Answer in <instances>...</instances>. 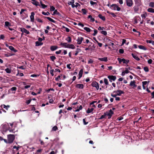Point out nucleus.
I'll return each instance as SVG.
<instances>
[{
	"label": "nucleus",
	"mask_w": 154,
	"mask_h": 154,
	"mask_svg": "<svg viewBox=\"0 0 154 154\" xmlns=\"http://www.w3.org/2000/svg\"><path fill=\"white\" fill-rule=\"evenodd\" d=\"M60 76L58 75L57 78H55V80L57 81H58L59 79H60Z\"/></svg>",
	"instance_id": "61"
},
{
	"label": "nucleus",
	"mask_w": 154,
	"mask_h": 154,
	"mask_svg": "<svg viewBox=\"0 0 154 154\" xmlns=\"http://www.w3.org/2000/svg\"><path fill=\"white\" fill-rule=\"evenodd\" d=\"M105 113L106 114V116H109L108 118L109 119L111 118L112 115L113 114V112L111 109H110L109 112H106Z\"/></svg>",
	"instance_id": "3"
},
{
	"label": "nucleus",
	"mask_w": 154,
	"mask_h": 154,
	"mask_svg": "<svg viewBox=\"0 0 154 154\" xmlns=\"http://www.w3.org/2000/svg\"><path fill=\"white\" fill-rule=\"evenodd\" d=\"M20 31L23 32H24L26 34H28L29 33V31L27 30L26 29L23 28H20Z\"/></svg>",
	"instance_id": "9"
},
{
	"label": "nucleus",
	"mask_w": 154,
	"mask_h": 154,
	"mask_svg": "<svg viewBox=\"0 0 154 154\" xmlns=\"http://www.w3.org/2000/svg\"><path fill=\"white\" fill-rule=\"evenodd\" d=\"M57 47L56 46H52L50 48L51 50L52 51L57 49Z\"/></svg>",
	"instance_id": "18"
},
{
	"label": "nucleus",
	"mask_w": 154,
	"mask_h": 154,
	"mask_svg": "<svg viewBox=\"0 0 154 154\" xmlns=\"http://www.w3.org/2000/svg\"><path fill=\"white\" fill-rule=\"evenodd\" d=\"M135 82L134 81H131L130 83V86H132L133 88H136L137 87V85L135 84Z\"/></svg>",
	"instance_id": "12"
},
{
	"label": "nucleus",
	"mask_w": 154,
	"mask_h": 154,
	"mask_svg": "<svg viewBox=\"0 0 154 154\" xmlns=\"http://www.w3.org/2000/svg\"><path fill=\"white\" fill-rule=\"evenodd\" d=\"M42 14L43 15H48L50 14V13L48 12H42Z\"/></svg>",
	"instance_id": "38"
},
{
	"label": "nucleus",
	"mask_w": 154,
	"mask_h": 154,
	"mask_svg": "<svg viewBox=\"0 0 154 154\" xmlns=\"http://www.w3.org/2000/svg\"><path fill=\"white\" fill-rule=\"evenodd\" d=\"M67 45H68V44H67V43L61 42L60 44V45H62L64 47L67 48Z\"/></svg>",
	"instance_id": "25"
},
{
	"label": "nucleus",
	"mask_w": 154,
	"mask_h": 154,
	"mask_svg": "<svg viewBox=\"0 0 154 154\" xmlns=\"http://www.w3.org/2000/svg\"><path fill=\"white\" fill-rule=\"evenodd\" d=\"M149 6L151 7L154 8V2H150L149 4Z\"/></svg>",
	"instance_id": "35"
},
{
	"label": "nucleus",
	"mask_w": 154,
	"mask_h": 154,
	"mask_svg": "<svg viewBox=\"0 0 154 154\" xmlns=\"http://www.w3.org/2000/svg\"><path fill=\"white\" fill-rule=\"evenodd\" d=\"M35 15V13L33 12H31V15L30 16V18L31 21L33 22H34V16Z\"/></svg>",
	"instance_id": "8"
},
{
	"label": "nucleus",
	"mask_w": 154,
	"mask_h": 154,
	"mask_svg": "<svg viewBox=\"0 0 154 154\" xmlns=\"http://www.w3.org/2000/svg\"><path fill=\"white\" fill-rule=\"evenodd\" d=\"M126 3L127 5L129 7L131 6L133 4L132 0H126Z\"/></svg>",
	"instance_id": "7"
},
{
	"label": "nucleus",
	"mask_w": 154,
	"mask_h": 154,
	"mask_svg": "<svg viewBox=\"0 0 154 154\" xmlns=\"http://www.w3.org/2000/svg\"><path fill=\"white\" fill-rule=\"evenodd\" d=\"M63 28H64L65 29L66 31V32H69L70 30H69V29H68V28H67V27H65V26H63Z\"/></svg>",
	"instance_id": "51"
},
{
	"label": "nucleus",
	"mask_w": 154,
	"mask_h": 154,
	"mask_svg": "<svg viewBox=\"0 0 154 154\" xmlns=\"http://www.w3.org/2000/svg\"><path fill=\"white\" fill-rule=\"evenodd\" d=\"M98 17L103 21H105L106 20L105 17L104 16H103L101 14H99Z\"/></svg>",
	"instance_id": "21"
},
{
	"label": "nucleus",
	"mask_w": 154,
	"mask_h": 154,
	"mask_svg": "<svg viewBox=\"0 0 154 154\" xmlns=\"http://www.w3.org/2000/svg\"><path fill=\"white\" fill-rule=\"evenodd\" d=\"M3 108H5L6 110H8V109L10 107V106L9 105H7L6 106L5 105H3Z\"/></svg>",
	"instance_id": "45"
},
{
	"label": "nucleus",
	"mask_w": 154,
	"mask_h": 154,
	"mask_svg": "<svg viewBox=\"0 0 154 154\" xmlns=\"http://www.w3.org/2000/svg\"><path fill=\"white\" fill-rule=\"evenodd\" d=\"M75 87L83 89L84 85L83 84H77L75 85Z\"/></svg>",
	"instance_id": "11"
},
{
	"label": "nucleus",
	"mask_w": 154,
	"mask_h": 154,
	"mask_svg": "<svg viewBox=\"0 0 154 154\" xmlns=\"http://www.w3.org/2000/svg\"><path fill=\"white\" fill-rule=\"evenodd\" d=\"M57 129V126H54L52 129V130L56 131Z\"/></svg>",
	"instance_id": "48"
},
{
	"label": "nucleus",
	"mask_w": 154,
	"mask_h": 154,
	"mask_svg": "<svg viewBox=\"0 0 154 154\" xmlns=\"http://www.w3.org/2000/svg\"><path fill=\"white\" fill-rule=\"evenodd\" d=\"M131 55L132 56L133 58H134L136 60L139 61L140 60V58L136 55H134L133 54H131Z\"/></svg>",
	"instance_id": "20"
},
{
	"label": "nucleus",
	"mask_w": 154,
	"mask_h": 154,
	"mask_svg": "<svg viewBox=\"0 0 154 154\" xmlns=\"http://www.w3.org/2000/svg\"><path fill=\"white\" fill-rule=\"evenodd\" d=\"M88 18L90 19V21L91 22H93L95 20L94 18H93L91 15L88 16Z\"/></svg>",
	"instance_id": "23"
},
{
	"label": "nucleus",
	"mask_w": 154,
	"mask_h": 154,
	"mask_svg": "<svg viewBox=\"0 0 154 154\" xmlns=\"http://www.w3.org/2000/svg\"><path fill=\"white\" fill-rule=\"evenodd\" d=\"M83 69H81L79 72V77L78 78L79 79H80L81 78V77H82V73H83Z\"/></svg>",
	"instance_id": "14"
},
{
	"label": "nucleus",
	"mask_w": 154,
	"mask_h": 154,
	"mask_svg": "<svg viewBox=\"0 0 154 154\" xmlns=\"http://www.w3.org/2000/svg\"><path fill=\"white\" fill-rule=\"evenodd\" d=\"M149 81H148V82H147V81L143 82H142L143 85H146L147 83H149Z\"/></svg>",
	"instance_id": "55"
},
{
	"label": "nucleus",
	"mask_w": 154,
	"mask_h": 154,
	"mask_svg": "<svg viewBox=\"0 0 154 154\" xmlns=\"http://www.w3.org/2000/svg\"><path fill=\"white\" fill-rule=\"evenodd\" d=\"M61 50H59L58 51H56V54H60L61 53Z\"/></svg>",
	"instance_id": "64"
},
{
	"label": "nucleus",
	"mask_w": 154,
	"mask_h": 154,
	"mask_svg": "<svg viewBox=\"0 0 154 154\" xmlns=\"http://www.w3.org/2000/svg\"><path fill=\"white\" fill-rule=\"evenodd\" d=\"M119 52L120 54H123L124 53V51L123 49H120L119 50Z\"/></svg>",
	"instance_id": "49"
},
{
	"label": "nucleus",
	"mask_w": 154,
	"mask_h": 154,
	"mask_svg": "<svg viewBox=\"0 0 154 154\" xmlns=\"http://www.w3.org/2000/svg\"><path fill=\"white\" fill-rule=\"evenodd\" d=\"M129 62V60H125V59H124L123 62V63L127 64Z\"/></svg>",
	"instance_id": "33"
},
{
	"label": "nucleus",
	"mask_w": 154,
	"mask_h": 154,
	"mask_svg": "<svg viewBox=\"0 0 154 154\" xmlns=\"http://www.w3.org/2000/svg\"><path fill=\"white\" fill-rule=\"evenodd\" d=\"M9 48L11 51H12L14 52H16L17 51L12 46H10L9 47Z\"/></svg>",
	"instance_id": "19"
},
{
	"label": "nucleus",
	"mask_w": 154,
	"mask_h": 154,
	"mask_svg": "<svg viewBox=\"0 0 154 154\" xmlns=\"http://www.w3.org/2000/svg\"><path fill=\"white\" fill-rule=\"evenodd\" d=\"M78 25H79V26H81L82 27H83L84 26V25L82 24V23H81L80 22L78 24Z\"/></svg>",
	"instance_id": "62"
},
{
	"label": "nucleus",
	"mask_w": 154,
	"mask_h": 154,
	"mask_svg": "<svg viewBox=\"0 0 154 154\" xmlns=\"http://www.w3.org/2000/svg\"><path fill=\"white\" fill-rule=\"evenodd\" d=\"M124 59V58L121 59L120 58H118L117 59V60H118V61H119V63L120 64V63H121L123 61Z\"/></svg>",
	"instance_id": "34"
},
{
	"label": "nucleus",
	"mask_w": 154,
	"mask_h": 154,
	"mask_svg": "<svg viewBox=\"0 0 154 154\" xmlns=\"http://www.w3.org/2000/svg\"><path fill=\"white\" fill-rule=\"evenodd\" d=\"M55 8L53 6H51L50 10L51 11H54Z\"/></svg>",
	"instance_id": "47"
},
{
	"label": "nucleus",
	"mask_w": 154,
	"mask_h": 154,
	"mask_svg": "<svg viewBox=\"0 0 154 154\" xmlns=\"http://www.w3.org/2000/svg\"><path fill=\"white\" fill-rule=\"evenodd\" d=\"M106 116V114L105 113H104L103 115L101 116L100 118V119H103L105 118V117Z\"/></svg>",
	"instance_id": "42"
},
{
	"label": "nucleus",
	"mask_w": 154,
	"mask_h": 154,
	"mask_svg": "<svg viewBox=\"0 0 154 154\" xmlns=\"http://www.w3.org/2000/svg\"><path fill=\"white\" fill-rule=\"evenodd\" d=\"M133 31L134 32H137L138 33V35H140V33L139 32L137 31L135 29H133Z\"/></svg>",
	"instance_id": "52"
},
{
	"label": "nucleus",
	"mask_w": 154,
	"mask_h": 154,
	"mask_svg": "<svg viewBox=\"0 0 154 154\" xmlns=\"http://www.w3.org/2000/svg\"><path fill=\"white\" fill-rule=\"evenodd\" d=\"M152 60L151 59H150L148 60V63L149 64H151L152 63Z\"/></svg>",
	"instance_id": "60"
},
{
	"label": "nucleus",
	"mask_w": 154,
	"mask_h": 154,
	"mask_svg": "<svg viewBox=\"0 0 154 154\" xmlns=\"http://www.w3.org/2000/svg\"><path fill=\"white\" fill-rule=\"evenodd\" d=\"M11 69H10L8 68H7L5 69V71L6 72L8 73H11Z\"/></svg>",
	"instance_id": "31"
},
{
	"label": "nucleus",
	"mask_w": 154,
	"mask_h": 154,
	"mask_svg": "<svg viewBox=\"0 0 154 154\" xmlns=\"http://www.w3.org/2000/svg\"><path fill=\"white\" fill-rule=\"evenodd\" d=\"M147 11L148 12L154 13V9L152 8H149Z\"/></svg>",
	"instance_id": "28"
},
{
	"label": "nucleus",
	"mask_w": 154,
	"mask_h": 154,
	"mask_svg": "<svg viewBox=\"0 0 154 154\" xmlns=\"http://www.w3.org/2000/svg\"><path fill=\"white\" fill-rule=\"evenodd\" d=\"M84 29L86 31V32H90L91 31V29L87 27H85L84 28Z\"/></svg>",
	"instance_id": "27"
},
{
	"label": "nucleus",
	"mask_w": 154,
	"mask_h": 154,
	"mask_svg": "<svg viewBox=\"0 0 154 154\" xmlns=\"http://www.w3.org/2000/svg\"><path fill=\"white\" fill-rule=\"evenodd\" d=\"M31 100V99H29V100H27L26 102V103H27V104H29L30 103Z\"/></svg>",
	"instance_id": "59"
},
{
	"label": "nucleus",
	"mask_w": 154,
	"mask_h": 154,
	"mask_svg": "<svg viewBox=\"0 0 154 154\" xmlns=\"http://www.w3.org/2000/svg\"><path fill=\"white\" fill-rule=\"evenodd\" d=\"M91 85L93 87H95L97 90H98L99 88V86L98 83L96 82H93L91 84Z\"/></svg>",
	"instance_id": "4"
},
{
	"label": "nucleus",
	"mask_w": 154,
	"mask_h": 154,
	"mask_svg": "<svg viewBox=\"0 0 154 154\" xmlns=\"http://www.w3.org/2000/svg\"><path fill=\"white\" fill-rule=\"evenodd\" d=\"M74 0H72V1L71 2L68 3V4L69 5H70L71 4H72L74 3Z\"/></svg>",
	"instance_id": "56"
},
{
	"label": "nucleus",
	"mask_w": 154,
	"mask_h": 154,
	"mask_svg": "<svg viewBox=\"0 0 154 154\" xmlns=\"http://www.w3.org/2000/svg\"><path fill=\"white\" fill-rule=\"evenodd\" d=\"M33 2H32V3L35 5L36 6H37L38 5L39 6H40V5H38V2L37 1H36L35 0H31Z\"/></svg>",
	"instance_id": "15"
},
{
	"label": "nucleus",
	"mask_w": 154,
	"mask_h": 154,
	"mask_svg": "<svg viewBox=\"0 0 154 154\" xmlns=\"http://www.w3.org/2000/svg\"><path fill=\"white\" fill-rule=\"evenodd\" d=\"M101 33L104 35H106L107 34V32L105 31H102L101 32Z\"/></svg>",
	"instance_id": "46"
},
{
	"label": "nucleus",
	"mask_w": 154,
	"mask_h": 154,
	"mask_svg": "<svg viewBox=\"0 0 154 154\" xmlns=\"http://www.w3.org/2000/svg\"><path fill=\"white\" fill-rule=\"evenodd\" d=\"M36 20L39 22L42 23L43 22L39 18H37Z\"/></svg>",
	"instance_id": "57"
},
{
	"label": "nucleus",
	"mask_w": 154,
	"mask_h": 154,
	"mask_svg": "<svg viewBox=\"0 0 154 154\" xmlns=\"http://www.w3.org/2000/svg\"><path fill=\"white\" fill-rule=\"evenodd\" d=\"M84 38L82 37H78L77 41L78 42L77 43L79 44H81Z\"/></svg>",
	"instance_id": "10"
},
{
	"label": "nucleus",
	"mask_w": 154,
	"mask_h": 154,
	"mask_svg": "<svg viewBox=\"0 0 154 154\" xmlns=\"http://www.w3.org/2000/svg\"><path fill=\"white\" fill-rule=\"evenodd\" d=\"M44 17L45 18H47L49 21H50L52 22L53 23H55L56 22V21H55L53 20V19H51V18L50 17Z\"/></svg>",
	"instance_id": "16"
},
{
	"label": "nucleus",
	"mask_w": 154,
	"mask_h": 154,
	"mask_svg": "<svg viewBox=\"0 0 154 154\" xmlns=\"http://www.w3.org/2000/svg\"><path fill=\"white\" fill-rule=\"evenodd\" d=\"M98 60L101 61L106 62L107 61V57H104L103 58H98Z\"/></svg>",
	"instance_id": "13"
},
{
	"label": "nucleus",
	"mask_w": 154,
	"mask_h": 154,
	"mask_svg": "<svg viewBox=\"0 0 154 154\" xmlns=\"http://www.w3.org/2000/svg\"><path fill=\"white\" fill-rule=\"evenodd\" d=\"M116 93L117 95L119 96L121 95L122 94H123L124 93V92L121 90H118L117 91H114L113 93Z\"/></svg>",
	"instance_id": "5"
},
{
	"label": "nucleus",
	"mask_w": 154,
	"mask_h": 154,
	"mask_svg": "<svg viewBox=\"0 0 154 154\" xmlns=\"http://www.w3.org/2000/svg\"><path fill=\"white\" fill-rule=\"evenodd\" d=\"M82 106L81 105L80 106L79 109H77L76 110H75L76 112H78L80 110L82 109Z\"/></svg>",
	"instance_id": "50"
},
{
	"label": "nucleus",
	"mask_w": 154,
	"mask_h": 154,
	"mask_svg": "<svg viewBox=\"0 0 154 154\" xmlns=\"http://www.w3.org/2000/svg\"><path fill=\"white\" fill-rule=\"evenodd\" d=\"M5 26H11L10 23L8 21H6L5 22Z\"/></svg>",
	"instance_id": "41"
},
{
	"label": "nucleus",
	"mask_w": 154,
	"mask_h": 154,
	"mask_svg": "<svg viewBox=\"0 0 154 154\" xmlns=\"http://www.w3.org/2000/svg\"><path fill=\"white\" fill-rule=\"evenodd\" d=\"M54 69L51 70L50 71V73L52 76H53L54 74L53 73Z\"/></svg>",
	"instance_id": "63"
},
{
	"label": "nucleus",
	"mask_w": 154,
	"mask_h": 154,
	"mask_svg": "<svg viewBox=\"0 0 154 154\" xmlns=\"http://www.w3.org/2000/svg\"><path fill=\"white\" fill-rule=\"evenodd\" d=\"M124 71V72L125 73L127 74V73H128L129 72H130L133 75H134V74L133 73L130 72L127 69H125V71Z\"/></svg>",
	"instance_id": "43"
},
{
	"label": "nucleus",
	"mask_w": 154,
	"mask_h": 154,
	"mask_svg": "<svg viewBox=\"0 0 154 154\" xmlns=\"http://www.w3.org/2000/svg\"><path fill=\"white\" fill-rule=\"evenodd\" d=\"M94 33L92 34V35L93 36H95L97 33V30L96 29H95L94 30Z\"/></svg>",
	"instance_id": "44"
},
{
	"label": "nucleus",
	"mask_w": 154,
	"mask_h": 154,
	"mask_svg": "<svg viewBox=\"0 0 154 154\" xmlns=\"http://www.w3.org/2000/svg\"><path fill=\"white\" fill-rule=\"evenodd\" d=\"M16 89L17 88L16 87H13L11 89V90L12 91H15L16 90Z\"/></svg>",
	"instance_id": "54"
},
{
	"label": "nucleus",
	"mask_w": 154,
	"mask_h": 154,
	"mask_svg": "<svg viewBox=\"0 0 154 154\" xmlns=\"http://www.w3.org/2000/svg\"><path fill=\"white\" fill-rule=\"evenodd\" d=\"M138 47L140 49H143L144 50H146L147 49L146 48V47L141 45H139Z\"/></svg>",
	"instance_id": "24"
},
{
	"label": "nucleus",
	"mask_w": 154,
	"mask_h": 154,
	"mask_svg": "<svg viewBox=\"0 0 154 154\" xmlns=\"http://www.w3.org/2000/svg\"><path fill=\"white\" fill-rule=\"evenodd\" d=\"M104 82L106 85H107L108 84V80L106 79V78L104 79Z\"/></svg>",
	"instance_id": "37"
},
{
	"label": "nucleus",
	"mask_w": 154,
	"mask_h": 154,
	"mask_svg": "<svg viewBox=\"0 0 154 154\" xmlns=\"http://www.w3.org/2000/svg\"><path fill=\"white\" fill-rule=\"evenodd\" d=\"M143 69L146 72H148L149 71V68L147 66L144 67L143 68Z\"/></svg>",
	"instance_id": "39"
},
{
	"label": "nucleus",
	"mask_w": 154,
	"mask_h": 154,
	"mask_svg": "<svg viewBox=\"0 0 154 154\" xmlns=\"http://www.w3.org/2000/svg\"><path fill=\"white\" fill-rule=\"evenodd\" d=\"M66 40L68 43H70L71 42V38L70 37H68L66 38Z\"/></svg>",
	"instance_id": "30"
},
{
	"label": "nucleus",
	"mask_w": 154,
	"mask_h": 154,
	"mask_svg": "<svg viewBox=\"0 0 154 154\" xmlns=\"http://www.w3.org/2000/svg\"><path fill=\"white\" fill-rule=\"evenodd\" d=\"M81 51V50L79 48H77L76 50L75 51V55L76 56L78 53Z\"/></svg>",
	"instance_id": "32"
},
{
	"label": "nucleus",
	"mask_w": 154,
	"mask_h": 154,
	"mask_svg": "<svg viewBox=\"0 0 154 154\" xmlns=\"http://www.w3.org/2000/svg\"><path fill=\"white\" fill-rule=\"evenodd\" d=\"M90 3L92 5H94L95 4H97V3L96 2H94L93 1H90Z\"/></svg>",
	"instance_id": "53"
},
{
	"label": "nucleus",
	"mask_w": 154,
	"mask_h": 154,
	"mask_svg": "<svg viewBox=\"0 0 154 154\" xmlns=\"http://www.w3.org/2000/svg\"><path fill=\"white\" fill-rule=\"evenodd\" d=\"M82 11L83 14H85L87 13V11L85 9H82Z\"/></svg>",
	"instance_id": "40"
},
{
	"label": "nucleus",
	"mask_w": 154,
	"mask_h": 154,
	"mask_svg": "<svg viewBox=\"0 0 154 154\" xmlns=\"http://www.w3.org/2000/svg\"><path fill=\"white\" fill-rule=\"evenodd\" d=\"M94 109L93 108H91V109H90V108H88L87 111V113H91V112H92V111H93V110H94Z\"/></svg>",
	"instance_id": "22"
},
{
	"label": "nucleus",
	"mask_w": 154,
	"mask_h": 154,
	"mask_svg": "<svg viewBox=\"0 0 154 154\" xmlns=\"http://www.w3.org/2000/svg\"><path fill=\"white\" fill-rule=\"evenodd\" d=\"M108 78H109V81L111 82H112V80L113 81H115L116 79V76L113 75H109L108 76Z\"/></svg>",
	"instance_id": "6"
},
{
	"label": "nucleus",
	"mask_w": 154,
	"mask_h": 154,
	"mask_svg": "<svg viewBox=\"0 0 154 154\" xmlns=\"http://www.w3.org/2000/svg\"><path fill=\"white\" fill-rule=\"evenodd\" d=\"M57 14L59 16H60L61 15V14H60V13L58 11H57V10H55L53 12V14Z\"/></svg>",
	"instance_id": "29"
},
{
	"label": "nucleus",
	"mask_w": 154,
	"mask_h": 154,
	"mask_svg": "<svg viewBox=\"0 0 154 154\" xmlns=\"http://www.w3.org/2000/svg\"><path fill=\"white\" fill-rule=\"evenodd\" d=\"M14 135H8V142L9 143H12L14 139Z\"/></svg>",
	"instance_id": "1"
},
{
	"label": "nucleus",
	"mask_w": 154,
	"mask_h": 154,
	"mask_svg": "<svg viewBox=\"0 0 154 154\" xmlns=\"http://www.w3.org/2000/svg\"><path fill=\"white\" fill-rule=\"evenodd\" d=\"M67 48L73 49L75 48V47L72 44H68L67 45Z\"/></svg>",
	"instance_id": "17"
},
{
	"label": "nucleus",
	"mask_w": 154,
	"mask_h": 154,
	"mask_svg": "<svg viewBox=\"0 0 154 154\" xmlns=\"http://www.w3.org/2000/svg\"><path fill=\"white\" fill-rule=\"evenodd\" d=\"M43 44V43L41 42H39L38 41H37L35 42V46H39L41 45H42Z\"/></svg>",
	"instance_id": "26"
},
{
	"label": "nucleus",
	"mask_w": 154,
	"mask_h": 154,
	"mask_svg": "<svg viewBox=\"0 0 154 154\" xmlns=\"http://www.w3.org/2000/svg\"><path fill=\"white\" fill-rule=\"evenodd\" d=\"M50 58L51 59V60L53 61H54V60H55L56 59V57L54 56H51L50 57Z\"/></svg>",
	"instance_id": "36"
},
{
	"label": "nucleus",
	"mask_w": 154,
	"mask_h": 154,
	"mask_svg": "<svg viewBox=\"0 0 154 154\" xmlns=\"http://www.w3.org/2000/svg\"><path fill=\"white\" fill-rule=\"evenodd\" d=\"M146 14H142L141 15V16L143 18L145 19L146 18Z\"/></svg>",
	"instance_id": "58"
},
{
	"label": "nucleus",
	"mask_w": 154,
	"mask_h": 154,
	"mask_svg": "<svg viewBox=\"0 0 154 154\" xmlns=\"http://www.w3.org/2000/svg\"><path fill=\"white\" fill-rule=\"evenodd\" d=\"M111 7L113 8V9L114 10H116V9L117 11H119L121 10V8L116 4H112L111 5L110 8H111Z\"/></svg>",
	"instance_id": "2"
}]
</instances>
